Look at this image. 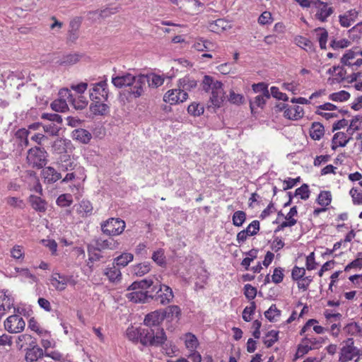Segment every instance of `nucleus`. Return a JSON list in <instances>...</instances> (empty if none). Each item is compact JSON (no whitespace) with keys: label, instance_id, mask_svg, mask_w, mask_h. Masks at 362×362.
Returning a JSON list of instances; mask_svg holds the SVG:
<instances>
[{"label":"nucleus","instance_id":"41","mask_svg":"<svg viewBox=\"0 0 362 362\" xmlns=\"http://www.w3.org/2000/svg\"><path fill=\"white\" fill-rule=\"evenodd\" d=\"M350 93L345 90L333 93L329 95V98L335 102H344L349 100Z\"/></svg>","mask_w":362,"mask_h":362},{"label":"nucleus","instance_id":"7","mask_svg":"<svg viewBox=\"0 0 362 362\" xmlns=\"http://www.w3.org/2000/svg\"><path fill=\"white\" fill-rule=\"evenodd\" d=\"M154 285L157 286L156 290H153V286H151V290L149 292L156 293V300L159 301L161 305L170 303L174 298L172 288L166 285L161 284L157 279H156V281H154Z\"/></svg>","mask_w":362,"mask_h":362},{"label":"nucleus","instance_id":"53","mask_svg":"<svg viewBox=\"0 0 362 362\" xmlns=\"http://www.w3.org/2000/svg\"><path fill=\"white\" fill-rule=\"evenodd\" d=\"M165 317H179L181 313V310L177 305L168 306L165 311H163Z\"/></svg>","mask_w":362,"mask_h":362},{"label":"nucleus","instance_id":"20","mask_svg":"<svg viewBox=\"0 0 362 362\" xmlns=\"http://www.w3.org/2000/svg\"><path fill=\"white\" fill-rule=\"evenodd\" d=\"M197 86V81L189 76L180 78L177 81V87H179L183 93H187L195 88Z\"/></svg>","mask_w":362,"mask_h":362},{"label":"nucleus","instance_id":"59","mask_svg":"<svg viewBox=\"0 0 362 362\" xmlns=\"http://www.w3.org/2000/svg\"><path fill=\"white\" fill-rule=\"evenodd\" d=\"M350 44L351 42L346 39L332 40L330 42V47L334 49H344L349 47Z\"/></svg>","mask_w":362,"mask_h":362},{"label":"nucleus","instance_id":"27","mask_svg":"<svg viewBox=\"0 0 362 362\" xmlns=\"http://www.w3.org/2000/svg\"><path fill=\"white\" fill-rule=\"evenodd\" d=\"M103 100H95L90 105V110L94 115H103L108 112L109 106Z\"/></svg>","mask_w":362,"mask_h":362},{"label":"nucleus","instance_id":"35","mask_svg":"<svg viewBox=\"0 0 362 362\" xmlns=\"http://www.w3.org/2000/svg\"><path fill=\"white\" fill-rule=\"evenodd\" d=\"M185 343L186 348L190 351L196 350L199 345V341L196 336L192 333H187L185 336Z\"/></svg>","mask_w":362,"mask_h":362},{"label":"nucleus","instance_id":"58","mask_svg":"<svg viewBox=\"0 0 362 362\" xmlns=\"http://www.w3.org/2000/svg\"><path fill=\"white\" fill-rule=\"evenodd\" d=\"M215 81L214 78L208 75L204 76L202 86L204 91L209 92L210 90H213V88L214 87Z\"/></svg>","mask_w":362,"mask_h":362},{"label":"nucleus","instance_id":"30","mask_svg":"<svg viewBox=\"0 0 362 362\" xmlns=\"http://www.w3.org/2000/svg\"><path fill=\"white\" fill-rule=\"evenodd\" d=\"M29 202L33 209L39 212H45L46 211V202L40 197L30 195Z\"/></svg>","mask_w":362,"mask_h":362},{"label":"nucleus","instance_id":"50","mask_svg":"<svg viewBox=\"0 0 362 362\" xmlns=\"http://www.w3.org/2000/svg\"><path fill=\"white\" fill-rule=\"evenodd\" d=\"M73 202L72 196L70 194H61L57 199V204L59 206L66 207L70 206Z\"/></svg>","mask_w":362,"mask_h":362},{"label":"nucleus","instance_id":"16","mask_svg":"<svg viewBox=\"0 0 362 362\" xmlns=\"http://www.w3.org/2000/svg\"><path fill=\"white\" fill-rule=\"evenodd\" d=\"M119 243L112 238H98L95 240V250L102 252L105 250H115L119 248Z\"/></svg>","mask_w":362,"mask_h":362},{"label":"nucleus","instance_id":"3","mask_svg":"<svg viewBox=\"0 0 362 362\" xmlns=\"http://www.w3.org/2000/svg\"><path fill=\"white\" fill-rule=\"evenodd\" d=\"M362 356V351L354 346V341L352 338H349L341 343L339 352V361L348 362L354 360L357 362Z\"/></svg>","mask_w":362,"mask_h":362},{"label":"nucleus","instance_id":"52","mask_svg":"<svg viewBox=\"0 0 362 362\" xmlns=\"http://www.w3.org/2000/svg\"><path fill=\"white\" fill-rule=\"evenodd\" d=\"M152 259L159 266H165L166 264L164 251L158 250L153 252Z\"/></svg>","mask_w":362,"mask_h":362},{"label":"nucleus","instance_id":"1","mask_svg":"<svg viewBox=\"0 0 362 362\" xmlns=\"http://www.w3.org/2000/svg\"><path fill=\"white\" fill-rule=\"evenodd\" d=\"M156 290L157 286L154 285V280L153 279H145L139 281L133 282L127 288L128 291H132L126 294L127 298L135 303H144L148 300L149 298H153V296L149 295L148 291H146L148 288Z\"/></svg>","mask_w":362,"mask_h":362},{"label":"nucleus","instance_id":"21","mask_svg":"<svg viewBox=\"0 0 362 362\" xmlns=\"http://www.w3.org/2000/svg\"><path fill=\"white\" fill-rule=\"evenodd\" d=\"M104 275L112 283L119 282L122 279L120 269L117 267L115 263H112L111 266L109 265L105 269Z\"/></svg>","mask_w":362,"mask_h":362},{"label":"nucleus","instance_id":"56","mask_svg":"<svg viewBox=\"0 0 362 362\" xmlns=\"http://www.w3.org/2000/svg\"><path fill=\"white\" fill-rule=\"evenodd\" d=\"M295 196H300L303 200L309 198L310 190L307 184H303L300 187L297 188L295 192Z\"/></svg>","mask_w":362,"mask_h":362},{"label":"nucleus","instance_id":"17","mask_svg":"<svg viewBox=\"0 0 362 362\" xmlns=\"http://www.w3.org/2000/svg\"><path fill=\"white\" fill-rule=\"evenodd\" d=\"M165 318V315L163 310H156L146 315L144 319V325L149 327L160 328V324Z\"/></svg>","mask_w":362,"mask_h":362},{"label":"nucleus","instance_id":"8","mask_svg":"<svg viewBox=\"0 0 362 362\" xmlns=\"http://www.w3.org/2000/svg\"><path fill=\"white\" fill-rule=\"evenodd\" d=\"M57 164L59 170L63 172L76 171L81 175L84 170L74 158L66 154L59 157Z\"/></svg>","mask_w":362,"mask_h":362},{"label":"nucleus","instance_id":"22","mask_svg":"<svg viewBox=\"0 0 362 362\" xmlns=\"http://www.w3.org/2000/svg\"><path fill=\"white\" fill-rule=\"evenodd\" d=\"M71 141L68 139L59 138L54 140L51 146V151L56 154H62L66 153L68 146Z\"/></svg>","mask_w":362,"mask_h":362},{"label":"nucleus","instance_id":"51","mask_svg":"<svg viewBox=\"0 0 362 362\" xmlns=\"http://www.w3.org/2000/svg\"><path fill=\"white\" fill-rule=\"evenodd\" d=\"M246 219V214L243 211H237L233 216V223L235 226H241Z\"/></svg>","mask_w":362,"mask_h":362},{"label":"nucleus","instance_id":"61","mask_svg":"<svg viewBox=\"0 0 362 362\" xmlns=\"http://www.w3.org/2000/svg\"><path fill=\"white\" fill-rule=\"evenodd\" d=\"M305 274V269L303 267H299L298 266L293 267L291 272V278L293 281H298Z\"/></svg>","mask_w":362,"mask_h":362},{"label":"nucleus","instance_id":"54","mask_svg":"<svg viewBox=\"0 0 362 362\" xmlns=\"http://www.w3.org/2000/svg\"><path fill=\"white\" fill-rule=\"evenodd\" d=\"M150 264L148 263L139 264L134 267V273L139 276H144L150 271Z\"/></svg>","mask_w":362,"mask_h":362},{"label":"nucleus","instance_id":"2","mask_svg":"<svg viewBox=\"0 0 362 362\" xmlns=\"http://www.w3.org/2000/svg\"><path fill=\"white\" fill-rule=\"evenodd\" d=\"M139 340L145 346H159L166 340V336L163 328L148 327L139 330Z\"/></svg>","mask_w":362,"mask_h":362},{"label":"nucleus","instance_id":"19","mask_svg":"<svg viewBox=\"0 0 362 362\" xmlns=\"http://www.w3.org/2000/svg\"><path fill=\"white\" fill-rule=\"evenodd\" d=\"M134 76L131 74H125L121 76H112V83L118 88L129 87L134 82Z\"/></svg>","mask_w":362,"mask_h":362},{"label":"nucleus","instance_id":"15","mask_svg":"<svg viewBox=\"0 0 362 362\" xmlns=\"http://www.w3.org/2000/svg\"><path fill=\"white\" fill-rule=\"evenodd\" d=\"M224 98L225 93L223 88V83L219 81H216L210 97L211 105L215 107H220L223 105Z\"/></svg>","mask_w":362,"mask_h":362},{"label":"nucleus","instance_id":"14","mask_svg":"<svg viewBox=\"0 0 362 362\" xmlns=\"http://www.w3.org/2000/svg\"><path fill=\"white\" fill-rule=\"evenodd\" d=\"M187 98L188 93H183L179 87L168 90L163 95V101L171 105L183 103Z\"/></svg>","mask_w":362,"mask_h":362},{"label":"nucleus","instance_id":"24","mask_svg":"<svg viewBox=\"0 0 362 362\" xmlns=\"http://www.w3.org/2000/svg\"><path fill=\"white\" fill-rule=\"evenodd\" d=\"M351 139V136H348L344 132H337L332 138V148L335 150L337 146L344 147Z\"/></svg>","mask_w":362,"mask_h":362},{"label":"nucleus","instance_id":"4","mask_svg":"<svg viewBox=\"0 0 362 362\" xmlns=\"http://www.w3.org/2000/svg\"><path fill=\"white\" fill-rule=\"evenodd\" d=\"M125 222L119 218H110L100 223L102 232L108 236H116L124 230Z\"/></svg>","mask_w":362,"mask_h":362},{"label":"nucleus","instance_id":"13","mask_svg":"<svg viewBox=\"0 0 362 362\" xmlns=\"http://www.w3.org/2000/svg\"><path fill=\"white\" fill-rule=\"evenodd\" d=\"M315 18L321 22L327 21V18L331 16L334 11L333 8L328 6L325 2L320 0H315L313 7Z\"/></svg>","mask_w":362,"mask_h":362},{"label":"nucleus","instance_id":"55","mask_svg":"<svg viewBox=\"0 0 362 362\" xmlns=\"http://www.w3.org/2000/svg\"><path fill=\"white\" fill-rule=\"evenodd\" d=\"M266 101L264 96L257 95L253 100L250 101V107L251 109L252 112L254 111L255 107L263 108L265 105Z\"/></svg>","mask_w":362,"mask_h":362},{"label":"nucleus","instance_id":"12","mask_svg":"<svg viewBox=\"0 0 362 362\" xmlns=\"http://www.w3.org/2000/svg\"><path fill=\"white\" fill-rule=\"evenodd\" d=\"M147 82L148 80L146 79V75L140 74L138 76H134V82L132 83L130 86H129V95L134 98H137L141 96L146 88Z\"/></svg>","mask_w":362,"mask_h":362},{"label":"nucleus","instance_id":"37","mask_svg":"<svg viewBox=\"0 0 362 362\" xmlns=\"http://www.w3.org/2000/svg\"><path fill=\"white\" fill-rule=\"evenodd\" d=\"M228 26V23L222 19H217L209 23V30L214 33H219L226 29Z\"/></svg>","mask_w":362,"mask_h":362},{"label":"nucleus","instance_id":"62","mask_svg":"<svg viewBox=\"0 0 362 362\" xmlns=\"http://www.w3.org/2000/svg\"><path fill=\"white\" fill-rule=\"evenodd\" d=\"M349 194L352 198L354 204H362V192H359L356 188H351L349 191Z\"/></svg>","mask_w":362,"mask_h":362},{"label":"nucleus","instance_id":"38","mask_svg":"<svg viewBox=\"0 0 362 362\" xmlns=\"http://www.w3.org/2000/svg\"><path fill=\"white\" fill-rule=\"evenodd\" d=\"M295 40L298 46L304 49L307 52H313L314 50L313 44L309 39L302 36H298L296 37Z\"/></svg>","mask_w":362,"mask_h":362},{"label":"nucleus","instance_id":"32","mask_svg":"<svg viewBox=\"0 0 362 362\" xmlns=\"http://www.w3.org/2000/svg\"><path fill=\"white\" fill-rule=\"evenodd\" d=\"M13 305V300L4 292H0V311H8Z\"/></svg>","mask_w":362,"mask_h":362},{"label":"nucleus","instance_id":"23","mask_svg":"<svg viewBox=\"0 0 362 362\" xmlns=\"http://www.w3.org/2000/svg\"><path fill=\"white\" fill-rule=\"evenodd\" d=\"M285 117L291 120H298L303 116V109L298 105L288 107L284 112Z\"/></svg>","mask_w":362,"mask_h":362},{"label":"nucleus","instance_id":"28","mask_svg":"<svg viewBox=\"0 0 362 362\" xmlns=\"http://www.w3.org/2000/svg\"><path fill=\"white\" fill-rule=\"evenodd\" d=\"M310 136L314 140H320L325 134V128L320 122H313L310 129Z\"/></svg>","mask_w":362,"mask_h":362},{"label":"nucleus","instance_id":"60","mask_svg":"<svg viewBox=\"0 0 362 362\" xmlns=\"http://www.w3.org/2000/svg\"><path fill=\"white\" fill-rule=\"evenodd\" d=\"M256 309V305L254 301L251 302L250 305L249 307H246L243 312V319L245 322H250L252 318L251 315L254 313Z\"/></svg>","mask_w":362,"mask_h":362},{"label":"nucleus","instance_id":"63","mask_svg":"<svg viewBox=\"0 0 362 362\" xmlns=\"http://www.w3.org/2000/svg\"><path fill=\"white\" fill-rule=\"evenodd\" d=\"M228 100L230 103L235 105H240L243 103V96L241 94L235 93L231 90L228 96Z\"/></svg>","mask_w":362,"mask_h":362},{"label":"nucleus","instance_id":"9","mask_svg":"<svg viewBox=\"0 0 362 362\" xmlns=\"http://www.w3.org/2000/svg\"><path fill=\"white\" fill-rule=\"evenodd\" d=\"M5 329L11 334L22 332L25 327V322L20 315H12L8 317L4 321Z\"/></svg>","mask_w":362,"mask_h":362},{"label":"nucleus","instance_id":"29","mask_svg":"<svg viewBox=\"0 0 362 362\" xmlns=\"http://www.w3.org/2000/svg\"><path fill=\"white\" fill-rule=\"evenodd\" d=\"M93 206L88 200H82L78 205L76 211L81 217H86L92 214Z\"/></svg>","mask_w":362,"mask_h":362},{"label":"nucleus","instance_id":"34","mask_svg":"<svg viewBox=\"0 0 362 362\" xmlns=\"http://www.w3.org/2000/svg\"><path fill=\"white\" fill-rule=\"evenodd\" d=\"M146 79L148 80V85L151 88H158L161 86L165 81L164 77L157 75L156 74H151L149 75H146Z\"/></svg>","mask_w":362,"mask_h":362},{"label":"nucleus","instance_id":"10","mask_svg":"<svg viewBox=\"0 0 362 362\" xmlns=\"http://www.w3.org/2000/svg\"><path fill=\"white\" fill-rule=\"evenodd\" d=\"M59 94L64 98H66L68 103L75 110H83L88 105V100L83 95H73L67 88L60 90Z\"/></svg>","mask_w":362,"mask_h":362},{"label":"nucleus","instance_id":"42","mask_svg":"<svg viewBox=\"0 0 362 362\" xmlns=\"http://www.w3.org/2000/svg\"><path fill=\"white\" fill-rule=\"evenodd\" d=\"M212 46L213 45L211 42L203 39L197 40L193 45L194 49L199 52L210 50Z\"/></svg>","mask_w":362,"mask_h":362},{"label":"nucleus","instance_id":"40","mask_svg":"<svg viewBox=\"0 0 362 362\" xmlns=\"http://www.w3.org/2000/svg\"><path fill=\"white\" fill-rule=\"evenodd\" d=\"M81 56L78 54H69L64 56L59 62L61 65H73L80 60Z\"/></svg>","mask_w":362,"mask_h":362},{"label":"nucleus","instance_id":"46","mask_svg":"<svg viewBox=\"0 0 362 362\" xmlns=\"http://www.w3.org/2000/svg\"><path fill=\"white\" fill-rule=\"evenodd\" d=\"M29 134L30 132L24 128L20 129L16 132V138L21 141V146H27L28 145L29 141L28 137Z\"/></svg>","mask_w":362,"mask_h":362},{"label":"nucleus","instance_id":"31","mask_svg":"<svg viewBox=\"0 0 362 362\" xmlns=\"http://www.w3.org/2000/svg\"><path fill=\"white\" fill-rule=\"evenodd\" d=\"M356 55H358L357 51H355L354 49L347 50L341 58L340 61L341 64L344 66H348L351 68V70L354 71V63L351 62V60L354 59Z\"/></svg>","mask_w":362,"mask_h":362},{"label":"nucleus","instance_id":"47","mask_svg":"<svg viewBox=\"0 0 362 362\" xmlns=\"http://www.w3.org/2000/svg\"><path fill=\"white\" fill-rule=\"evenodd\" d=\"M204 109L203 105L197 103H191L187 107L188 113L194 117L200 116L202 114L204 113Z\"/></svg>","mask_w":362,"mask_h":362},{"label":"nucleus","instance_id":"39","mask_svg":"<svg viewBox=\"0 0 362 362\" xmlns=\"http://www.w3.org/2000/svg\"><path fill=\"white\" fill-rule=\"evenodd\" d=\"M134 256L132 253H123L114 259L115 265L120 267H126L130 262L133 260Z\"/></svg>","mask_w":362,"mask_h":362},{"label":"nucleus","instance_id":"6","mask_svg":"<svg viewBox=\"0 0 362 362\" xmlns=\"http://www.w3.org/2000/svg\"><path fill=\"white\" fill-rule=\"evenodd\" d=\"M27 160L33 168H41L47 163V152L40 147L31 148L28 151Z\"/></svg>","mask_w":362,"mask_h":362},{"label":"nucleus","instance_id":"33","mask_svg":"<svg viewBox=\"0 0 362 362\" xmlns=\"http://www.w3.org/2000/svg\"><path fill=\"white\" fill-rule=\"evenodd\" d=\"M60 98L51 103V107L56 112H65L68 109V100L59 95Z\"/></svg>","mask_w":362,"mask_h":362},{"label":"nucleus","instance_id":"25","mask_svg":"<svg viewBox=\"0 0 362 362\" xmlns=\"http://www.w3.org/2000/svg\"><path fill=\"white\" fill-rule=\"evenodd\" d=\"M72 138L82 144H88L92 138L91 134L84 129H74L72 133Z\"/></svg>","mask_w":362,"mask_h":362},{"label":"nucleus","instance_id":"44","mask_svg":"<svg viewBox=\"0 0 362 362\" xmlns=\"http://www.w3.org/2000/svg\"><path fill=\"white\" fill-rule=\"evenodd\" d=\"M332 201V194L329 191H322L320 193L317 197V203L322 206H328Z\"/></svg>","mask_w":362,"mask_h":362},{"label":"nucleus","instance_id":"57","mask_svg":"<svg viewBox=\"0 0 362 362\" xmlns=\"http://www.w3.org/2000/svg\"><path fill=\"white\" fill-rule=\"evenodd\" d=\"M6 202L7 204L14 208L23 209L25 206L24 202L18 197H8L6 199Z\"/></svg>","mask_w":362,"mask_h":362},{"label":"nucleus","instance_id":"36","mask_svg":"<svg viewBox=\"0 0 362 362\" xmlns=\"http://www.w3.org/2000/svg\"><path fill=\"white\" fill-rule=\"evenodd\" d=\"M317 35V39L319 41L320 47L322 49H326L327 48V42L328 39V33L323 28H317L315 30Z\"/></svg>","mask_w":362,"mask_h":362},{"label":"nucleus","instance_id":"45","mask_svg":"<svg viewBox=\"0 0 362 362\" xmlns=\"http://www.w3.org/2000/svg\"><path fill=\"white\" fill-rule=\"evenodd\" d=\"M279 332L276 330H271L267 334V339L264 340V344L267 347L269 348L274 345L279 339Z\"/></svg>","mask_w":362,"mask_h":362},{"label":"nucleus","instance_id":"64","mask_svg":"<svg viewBox=\"0 0 362 362\" xmlns=\"http://www.w3.org/2000/svg\"><path fill=\"white\" fill-rule=\"evenodd\" d=\"M41 118L47 119L52 123L56 122L59 124L62 123V117L56 113H43L41 116Z\"/></svg>","mask_w":362,"mask_h":362},{"label":"nucleus","instance_id":"48","mask_svg":"<svg viewBox=\"0 0 362 362\" xmlns=\"http://www.w3.org/2000/svg\"><path fill=\"white\" fill-rule=\"evenodd\" d=\"M25 255V250L21 245H14L11 250V256L17 260H23Z\"/></svg>","mask_w":362,"mask_h":362},{"label":"nucleus","instance_id":"49","mask_svg":"<svg viewBox=\"0 0 362 362\" xmlns=\"http://www.w3.org/2000/svg\"><path fill=\"white\" fill-rule=\"evenodd\" d=\"M280 310L277 309L276 305H272L271 307L264 313L265 317L269 321L276 320V317L280 315Z\"/></svg>","mask_w":362,"mask_h":362},{"label":"nucleus","instance_id":"18","mask_svg":"<svg viewBox=\"0 0 362 362\" xmlns=\"http://www.w3.org/2000/svg\"><path fill=\"white\" fill-rule=\"evenodd\" d=\"M69 277L59 273H53L50 277V281L52 286L59 291H64L69 282Z\"/></svg>","mask_w":362,"mask_h":362},{"label":"nucleus","instance_id":"11","mask_svg":"<svg viewBox=\"0 0 362 362\" xmlns=\"http://www.w3.org/2000/svg\"><path fill=\"white\" fill-rule=\"evenodd\" d=\"M90 98L92 101L107 100L108 90L106 80L93 84V88L90 89Z\"/></svg>","mask_w":362,"mask_h":362},{"label":"nucleus","instance_id":"26","mask_svg":"<svg viewBox=\"0 0 362 362\" xmlns=\"http://www.w3.org/2000/svg\"><path fill=\"white\" fill-rule=\"evenodd\" d=\"M42 175L44 179L49 183L55 182L62 177L61 174L52 167L45 168L42 170Z\"/></svg>","mask_w":362,"mask_h":362},{"label":"nucleus","instance_id":"5","mask_svg":"<svg viewBox=\"0 0 362 362\" xmlns=\"http://www.w3.org/2000/svg\"><path fill=\"white\" fill-rule=\"evenodd\" d=\"M18 339L19 341H32L33 343V347L26 349L25 359L27 362H35L44 356L43 350L37 345L36 341L31 335L21 334L18 336Z\"/></svg>","mask_w":362,"mask_h":362},{"label":"nucleus","instance_id":"43","mask_svg":"<svg viewBox=\"0 0 362 362\" xmlns=\"http://www.w3.org/2000/svg\"><path fill=\"white\" fill-rule=\"evenodd\" d=\"M43 130L48 135L52 136H58L61 127L57 124L50 122L42 125Z\"/></svg>","mask_w":362,"mask_h":362}]
</instances>
